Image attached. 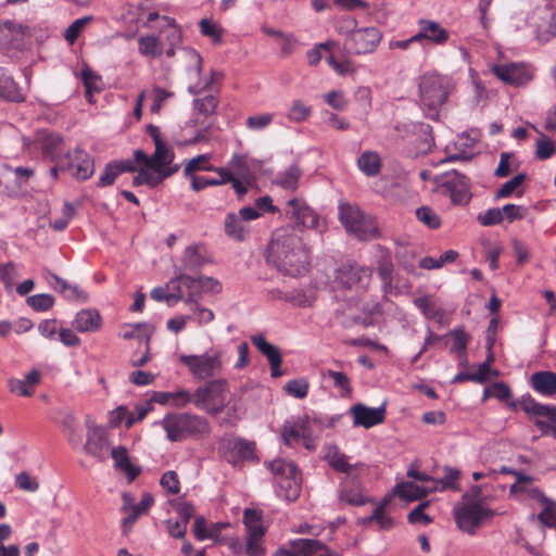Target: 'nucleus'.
Listing matches in <instances>:
<instances>
[{
	"label": "nucleus",
	"mask_w": 556,
	"mask_h": 556,
	"mask_svg": "<svg viewBox=\"0 0 556 556\" xmlns=\"http://www.w3.org/2000/svg\"><path fill=\"white\" fill-rule=\"evenodd\" d=\"M266 258L278 271L291 277L304 275L309 265L308 250L289 227L279 228L274 232Z\"/></svg>",
	"instance_id": "obj_1"
},
{
	"label": "nucleus",
	"mask_w": 556,
	"mask_h": 556,
	"mask_svg": "<svg viewBox=\"0 0 556 556\" xmlns=\"http://www.w3.org/2000/svg\"><path fill=\"white\" fill-rule=\"evenodd\" d=\"M161 425L172 442H181L188 438L203 439L211 433V426L206 418L189 413L167 415Z\"/></svg>",
	"instance_id": "obj_2"
},
{
	"label": "nucleus",
	"mask_w": 556,
	"mask_h": 556,
	"mask_svg": "<svg viewBox=\"0 0 556 556\" xmlns=\"http://www.w3.org/2000/svg\"><path fill=\"white\" fill-rule=\"evenodd\" d=\"M210 155L200 154L189 160L184 168V174L191 180V188L201 191L206 187L227 184L230 176L226 167H216L208 163Z\"/></svg>",
	"instance_id": "obj_3"
},
{
	"label": "nucleus",
	"mask_w": 556,
	"mask_h": 556,
	"mask_svg": "<svg viewBox=\"0 0 556 556\" xmlns=\"http://www.w3.org/2000/svg\"><path fill=\"white\" fill-rule=\"evenodd\" d=\"M339 218L345 230L359 240H374L380 237L375 217L366 214L356 205L340 204Z\"/></svg>",
	"instance_id": "obj_4"
},
{
	"label": "nucleus",
	"mask_w": 556,
	"mask_h": 556,
	"mask_svg": "<svg viewBox=\"0 0 556 556\" xmlns=\"http://www.w3.org/2000/svg\"><path fill=\"white\" fill-rule=\"evenodd\" d=\"M448 97L447 81L435 74L424 75L419 83L420 104L427 117L438 119L439 109Z\"/></svg>",
	"instance_id": "obj_5"
},
{
	"label": "nucleus",
	"mask_w": 556,
	"mask_h": 556,
	"mask_svg": "<svg viewBox=\"0 0 556 556\" xmlns=\"http://www.w3.org/2000/svg\"><path fill=\"white\" fill-rule=\"evenodd\" d=\"M453 513L457 527L470 535L476 534L484 520L494 516L493 510L480 502L469 500V494H465L463 502L454 506Z\"/></svg>",
	"instance_id": "obj_6"
},
{
	"label": "nucleus",
	"mask_w": 556,
	"mask_h": 556,
	"mask_svg": "<svg viewBox=\"0 0 556 556\" xmlns=\"http://www.w3.org/2000/svg\"><path fill=\"white\" fill-rule=\"evenodd\" d=\"M179 359L195 380L213 378L224 368L223 352L219 350H211L201 355H181Z\"/></svg>",
	"instance_id": "obj_7"
},
{
	"label": "nucleus",
	"mask_w": 556,
	"mask_h": 556,
	"mask_svg": "<svg viewBox=\"0 0 556 556\" xmlns=\"http://www.w3.org/2000/svg\"><path fill=\"white\" fill-rule=\"evenodd\" d=\"M227 380L212 379L199 387L193 393V404L210 415H217L226 406L225 392Z\"/></svg>",
	"instance_id": "obj_8"
},
{
	"label": "nucleus",
	"mask_w": 556,
	"mask_h": 556,
	"mask_svg": "<svg viewBox=\"0 0 556 556\" xmlns=\"http://www.w3.org/2000/svg\"><path fill=\"white\" fill-rule=\"evenodd\" d=\"M266 467L279 479L280 486L286 489V498L296 500L301 489V476L296 465L291 460L277 458L266 463Z\"/></svg>",
	"instance_id": "obj_9"
},
{
	"label": "nucleus",
	"mask_w": 556,
	"mask_h": 556,
	"mask_svg": "<svg viewBox=\"0 0 556 556\" xmlns=\"http://www.w3.org/2000/svg\"><path fill=\"white\" fill-rule=\"evenodd\" d=\"M174 160V152L166 146L165 142L155 144V151L151 156H148L142 150L134 152V161L136 166H146L154 172L164 174L172 172V175L178 170V166L170 167Z\"/></svg>",
	"instance_id": "obj_10"
},
{
	"label": "nucleus",
	"mask_w": 556,
	"mask_h": 556,
	"mask_svg": "<svg viewBox=\"0 0 556 556\" xmlns=\"http://www.w3.org/2000/svg\"><path fill=\"white\" fill-rule=\"evenodd\" d=\"M243 522L247 528V545L244 547L245 554L249 556L264 555L262 540L265 530L262 526L261 514L254 509L247 508L243 515Z\"/></svg>",
	"instance_id": "obj_11"
},
{
	"label": "nucleus",
	"mask_w": 556,
	"mask_h": 556,
	"mask_svg": "<svg viewBox=\"0 0 556 556\" xmlns=\"http://www.w3.org/2000/svg\"><path fill=\"white\" fill-rule=\"evenodd\" d=\"M285 213L298 227L323 230L324 225H321L319 216L301 198L288 200Z\"/></svg>",
	"instance_id": "obj_12"
},
{
	"label": "nucleus",
	"mask_w": 556,
	"mask_h": 556,
	"mask_svg": "<svg viewBox=\"0 0 556 556\" xmlns=\"http://www.w3.org/2000/svg\"><path fill=\"white\" fill-rule=\"evenodd\" d=\"M439 182L450 193L454 204L466 205L470 201V181L464 174L457 170L446 172L440 176Z\"/></svg>",
	"instance_id": "obj_13"
},
{
	"label": "nucleus",
	"mask_w": 556,
	"mask_h": 556,
	"mask_svg": "<svg viewBox=\"0 0 556 556\" xmlns=\"http://www.w3.org/2000/svg\"><path fill=\"white\" fill-rule=\"evenodd\" d=\"M382 39L377 27H363L352 30L346 39L349 50L354 54L372 53Z\"/></svg>",
	"instance_id": "obj_14"
},
{
	"label": "nucleus",
	"mask_w": 556,
	"mask_h": 556,
	"mask_svg": "<svg viewBox=\"0 0 556 556\" xmlns=\"http://www.w3.org/2000/svg\"><path fill=\"white\" fill-rule=\"evenodd\" d=\"M219 448L225 459L233 466L254 458V443L241 438L225 435L220 440Z\"/></svg>",
	"instance_id": "obj_15"
},
{
	"label": "nucleus",
	"mask_w": 556,
	"mask_h": 556,
	"mask_svg": "<svg viewBox=\"0 0 556 556\" xmlns=\"http://www.w3.org/2000/svg\"><path fill=\"white\" fill-rule=\"evenodd\" d=\"M87 427V442L84 450L89 455L96 457L98 460L103 462L109 455V442L106 431L93 422L90 417L86 418Z\"/></svg>",
	"instance_id": "obj_16"
},
{
	"label": "nucleus",
	"mask_w": 556,
	"mask_h": 556,
	"mask_svg": "<svg viewBox=\"0 0 556 556\" xmlns=\"http://www.w3.org/2000/svg\"><path fill=\"white\" fill-rule=\"evenodd\" d=\"M370 267L345 264L337 270V280L346 288L366 289L371 280Z\"/></svg>",
	"instance_id": "obj_17"
},
{
	"label": "nucleus",
	"mask_w": 556,
	"mask_h": 556,
	"mask_svg": "<svg viewBox=\"0 0 556 556\" xmlns=\"http://www.w3.org/2000/svg\"><path fill=\"white\" fill-rule=\"evenodd\" d=\"M282 438L287 445L303 441L305 448L314 451L317 446L316 438H314L309 422L307 419H300L294 424H285L282 427Z\"/></svg>",
	"instance_id": "obj_18"
},
{
	"label": "nucleus",
	"mask_w": 556,
	"mask_h": 556,
	"mask_svg": "<svg viewBox=\"0 0 556 556\" xmlns=\"http://www.w3.org/2000/svg\"><path fill=\"white\" fill-rule=\"evenodd\" d=\"M65 169L78 180H87L94 172L92 157L84 150L75 149L65 157Z\"/></svg>",
	"instance_id": "obj_19"
},
{
	"label": "nucleus",
	"mask_w": 556,
	"mask_h": 556,
	"mask_svg": "<svg viewBox=\"0 0 556 556\" xmlns=\"http://www.w3.org/2000/svg\"><path fill=\"white\" fill-rule=\"evenodd\" d=\"M492 72L497 78L515 87L523 86L532 78L530 71L518 63L494 65Z\"/></svg>",
	"instance_id": "obj_20"
},
{
	"label": "nucleus",
	"mask_w": 556,
	"mask_h": 556,
	"mask_svg": "<svg viewBox=\"0 0 556 556\" xmlns=\"http://www.w3.org/2000/svg\"><path fill=\"white\" fill-rule=\"evenodd\" d=\"M354 426H362L366 429L377 426L384 420V404L377 408L368 407L364 404H355L351 408Z\"/></svg>",
	"instance_id": "obj_21"
},
{
	"label": "nucleus",
	"mask_w": 556,
	"mask_h": 556,
	"mask_svg": "<svg viewBox=\"0 0 556 556\" xmlns=\"http://www.w3.org/2000/svg\"><path fill=\"white\" fill-rule=\"evenodd\" d=\"M252 343L256 346L261 354H263L270 366V375L273 378L282 376L280 365L282 356L278 346L269 343L263 334H256L251 338Z\"/></svg>",
	"instance_id": "obj_22"
},
{
	"label": "nucleus",
	"mask_w": 556,
	"mask_h": 556,
	"mask_svg": "<svg viewBox=\"0 0 556 556\" xmlns=\"http://www.w3.org/2000/svg\"><path fill=\"white\" fill-rule=\"evenodd\" d=\"M124 510H129V515L125 517L122 521V529L125 535L128 534L132 525L136 522L140 515L148 513L149 508L152 506L154 498L150 493H144L142 495L141 501L138 504H129L130 497L128 494H124Z\"/></svg>",
	"instance_id": "obj_23"
},
{
	"label": "nucleus",
	"mask_w": 556,
	"mask_h": 556,
	"mask_svg": "<svg viewBox=\"0 0 556 556\" xmlns=\"http://www.w3.org/2000/svg\"><path fill=\"white\" fill-rule=\"evenodd\" d=\"M63 139L61 136L40 130L36 134L35 144L41 150L45 157L56 161L62 150Z\"/></svg>",
	"instance_id": "obj_24"
},
{
	"label": "nucleus",
	"mask_w": 556,
	"mask_h": 556,
	"mask_svg": "<svg viewBox=\"0 0 556 556\" xmlns=\"http://www.w3.org/2000/svg\"><path fill=\"white\" fill-rule=\"evenodd\" d=\"M208 263H211V258L204 245L193 244L185 249L181 266L178 268L185 271H194Z\"/></svg>",
	"instance_id": "obj_25"
},
{
	"label": "nucleus",
	"mask_w": 556,
	"mask_h": 556,
	"mask_svg": "<svg viewBox=\"0 0 556 556\" xmlns=\"http://www.w3.org/2000/svg\"><path fill=\"white\" fill-rule=\"evenodd\" d=\"M137 166L134 160L127 159L122 161H114L105 165L104 170L99 177L98 185L106 187L114 184L115 179L123 173H135Z\"/></svg>",
	"instance_id": "obj_26"
},
{
	"label": "nucleus",
	"mask_w": 556,
	"mask_h": 556,
	"mask_svg": "<svg viewBox=\"0 0 556 556\" xmlns=\"http://www.w3.org/2000/svg\"><path fill=\"white\" fill-rule=\"evenodd\" d=\"M419 25L420 30L415 35L418 41L426 39L434 45H444L450 38L448 31L435 21L420 20Z\"/></svg>",
	"instance_id": "obj_27"
},
{
	"label": "nucleus",
	"mask_w": 556,
	"mask_h": 556,
	"mask_svg": "<svg viewBox=\"0 0 556 556\" xmlns=\"http://www.w3.org/2000/svg\"><path fill=\"white\" fill-rule=\"evenodd\" d=\"M40 382L41 372L37 369H31L24 379H9L8 388L12 393L29 397L35 393V389Z\"/></svg>",
	"instance_id": "obj_28"
},
{
	"label": "nucleus",
	"mask_w": 556,
	"mask_h": 556,
	"mask_svg": "<svg viewBox=\"0 0 556 556\" xmlns=\"http://www.w3.org/2000/svg\"><path fill=\"white\" fill-rule=\"evenodd\" d=\"M339 498L352 506H363L367 503L374 502L370 497H366L363 494L361 484L354 480L351 482L345 480L341 483Z\"/></svg>",
	"instance_id": "obj_29"
},
{
	"label": "nucleus",
	"mask_w": 556,
	"mask_h": 556,
	"mask_svg": "<svg viewBox=\"0 0 556 556\" xmlns=\"http://www.w3.org/2000/svg\"><path fill=\"white\" fill-rule=\"evenodd\" d=\"M102 318L97 309L85 308L76 314L73 326L79 332H93L101 328Z\"/></svg>",
	"instance_id": "obj_30"
},
{
	"label": "nucleus",
	"mask_w": 556,
	"mask_h": 556,
	"mask_svg": "<svg viewBox=\"0 0 556 556\" xmlns=\"http://www.w3.org/2000/svg\"><path fill=\"white\" fill-rule=\"evenodd\" d=\"M533 390L544 396H553L556 394V374L548 370L534 372L530 378Z\"/></svg>",
	"instance_id": "obj_31"
},
{
	"label": "nucleus",
	"mask_w": 556,
	"mask_h": 556,
	"mask_svg": "<svg viewBox=\"0 0 556 556\" xmlns=\"http://www.w3.org/2000/svg\"><path fill=\"white\" fill-rule=\"evenodd\" d=\"M111 456L116 469L125 472L129 481L135 480L141 472V469L130 463L128 451L124 446L113 447Z\"/></svg>",
	"instance_id": "obj_32"
},
{
	"label": "nucleus",
	"mask_w": 556,
	"mask_h": 556,
	"mask_svg": "<svg viewBox=\"0 0 556 556\" xmlns=\"http://www.w3.org/2000/svg\"><path fill=\"white\" fill-rule=\"evenodd\" d=\"M225 233L236 241H244L250 233L249 225L237 213H228L224 222Z\"/></svg>",
	"instance_id": "obj_33"
},
{
	"label": "nucleus",
	"mask_w": 556,
	"mask_h": 556,
	"mask_svg": "<svg viewBox=\"0 0 556 556\" xmlns=\"http://www.w3.org/2000/svg\"><path fill=\"white\" fill-rule=\"evenodd\" d=\"M535 497L539 500L541 505L543 506V510L538 515V520L547 528H553L556 526V502L546 497L544 493L534 488L532 490Z\"/></svg>",
	"instance_id": "obj_34"
},
{
	"label": "nucleus",
	"mask_w": 556,
	"mask_h": 556,
	"mask_svg": "<svg viewBox=\"0 0 556 556\" xmlns=\"http://www.w3.org/2000/svg\"><path fill=\"white\" fill-rule=\"evenodd\" d=\"M47 275L53 280H49V283L58 292H60L65 299L67 300H79V301H86L87 295L86 293L78 288L76 285H71L66 280L62 279L55 274H52L50 271H47Z\"/></svg>",
	"instance_id": "obj_35"
},
{
	"label": "nucleus",
	"mask_w": 556,
	"mask_h": 556,
	"mask_svg": "<svg viewBox=\"0 0 556 556\" xmlns=\"http://www.w3.org/2000/svg\"><path fill=\"white\" fill-rule=\"evenodd\" d=\"M324 458L338 472L350 473L356 467V465L349 464L348 456L341 453L336 445L325 446Z\"/></svg>",
	"instance_id": "obj_36"
},
{
	"label": "nucleus",
	"mask_w": 556,
	"mask_h": 556,
	"mask_svg": "<svg viewBox=\"0 0 556 556\" xmlns=\"http://www.w3.org/2000/svg\"><path fill=\"white\" fill-rule=\"evenodd\" d=\"M389 504V498L386 497L377 507L374 509L370 516L359 518L357 525L362 527H368L371 522H377L381 530H388L393 527V520L386 514V506Z\"/></svg>",
	"instance_id": "obj_37"
},
{
	"label": "nucleus",
	"mask_w": 556,
	"mask_h": 556,
	"mask_svg": "<svg viewBox=\"0 0 556 556\" xmlns=\"http://www.w3.org/2000/svg\"><path fill=\"white\" fill-rule=\"evenodd\" d=\"M357 166L368 177L377 176L382 167V162L377 152L365 151L357 159Z\"/></svg>",
	"instance_id": "obj_38"
},
{
	"label": "nucleus",
	"mask_w": 556,
	"mask_h": 556,
	"mask_svg": "<svg viewBox=\"0 0 556 556\" xmlns=\"http://www.w3.org/2000/svg\"><path fill=\"white\" fill-rule=\"evenodd\" d=\"M0 97L14 102H21L25 99L17 84L2 68H0Z\"/></svg>",
	"instance_id": "obj_39"
},
{
	"label": "nucleus",
	"mask_w": 556,
	"mask_h": 556,
	"mask_svg": "<svg viewBox=\"0 0 556 556\" xmlns=\"http://www.w3.org/2000/svg\"><path fill=\"white\" fill-rule=\"evenodd\" d=\"M320 374L324 379L332 381L333 388L339 390L341 396L349 397L352 394L351 380L343 371L328 368L323 369Z\"/></svg>",
	"instance_id": "obj_40"
},
{
	"label": "nucleus",
	"mask_w": 556,
	"mask_h": 556,
	"mask_svg": "<svg viewBox=\"0 0 556 556\" xmlns=\"http://www.w3.org/2000/svg\"><path fill=\"white\" fill-rule=\"evenodd\" d=\"M172 176V172H167L164 174L154 172L148 167H141L138 174L132 178L131 185L134 187H139L141 185H147L151 188L156 187L161 184L165 178Z\"/></svg>",
	"instance_id": "obj_41"
},
{
	"label": "nucleus",
	"mask_w": 556,
	"mask_h": 556,
	"mask_svg": "<svg viewBox=\"0 0 556 556\" xmlns=\"http://www.w3.org/2000/svg\"><path fill=\"white\" fill-rule=\"evenodd\" d=\"M138 50L144 56L159 58L163 53V43L154 35L141 36L138 39Z\"/></svg>",
	"instance_id": "obj_42"
},
{
	"label": "nucleus",
	"mask_w": 556,
	"mask_h": 556,
	"mask_svg": "<svg viewBox=\"0 0 556 556\" xmlns=\"http://www.w3.org/2000/svg\"><path fill=\"white\" fill-rule=\"evenodd\" d=\"M394 493L406 501H416L427 496V490L415 482H401L395 485Z\"/></svg>",
	"instance_id": "obj_43"
},
{
	"label": "nucleus",
	"mask_w": 556,
	"mask_h": 556,
	"mask_svg": "<svg viewBox=\"0 0 556 556\" xmlns=\"http://www.w3.org/2000/svg\"><path fill=\"white\" fill-rule=\"evenodd\" d=\"M290 547L295 556H317L321 542L312 539H299L290 542Z\"/></svg>",
	"instance_id": "obj_44"
},
{
	"label": "nucleus",
	"mask_w": 556,
	"mask_h": 556,
	"mask_svg": "<svg viewBox=\"0 0 556 556\" xmlns=\"http://www.w3.org/2000/svg\"><path fill=\"white\" fill-rule=\"evenodd\" d=\"M301 174V169L298 166L292 165L285 172L279 173L275 182L282 189L294 191L299 186Z\"/></svg>",
	"instance_id": "obj_45"
},
{
	"label": "nucleus",
	"mask_w": 556,
	"mask_h": 556,
	"mask_svg": "<svg viewBox=\"0 0 556 556\" xmlns=\"http://www.w3.org/2000/svg\"><path fill=\"white\" fill-rule=\"evenodd\" d=\"M233 176H239L243 180L250 182L253 179L252 170L248 164L247 156L241 154H233L228 163V167Z\"/></svg>",
	"instance_id": "obj_46"
},
{
	"label": "nucleus",
	"mask_w": 556,
	"mask_h": 556,
	"mask_svg": "<svg viewBox=\"0 0 556 556\" xmlns=\"http://www.w3.org/2000/svg\"><path fill=\"white\" fill-rule=\"evenodd\" d=\"M394 266L389 256H382L378 262L377 273L382 281V290L388 292L392 288Z\"/></svg>",
	"instance_id": "obj_47"
},
{
	"label": "nucleus",
	"mask_w": 556,
	"mask_h": 556,
	"mask_svg": "<svg viewBox=\"0 0 556 556\" xmlns=\"http://www.w3.org/2000/svg\"><path fill=\"white\" fill-rule=\"evenodd\" d=\"M312 114V108L307 105L303 100L295 99L292 101L287 118L292 123H302L306 121Z\"/></svg>",
	"instance_id": "obj_48"
},
{
	"label": "nucleus",
	"mask_w": 556,
	"mask_h": 556,
	"mask_svg": "<svg viewBox=\"0 0 556 556\" xmlns=\"http://www.w3.org/2000/svg\"><path fill=\"white\" fill-rule=\"evenodd\" d=\"M129 330L123 332L122 337L125 340H129L132 338H138L141 341H144L146 345L149 344L153 328L144 323H138L134 325H126Z\"/></svg>",
	"instance_id": "obj_49"
},
{
	"label": "nucleus",
	"mask_w": 556,
	"mask_h": 556,
	"mask_svg": "<svg viewBox=\"0 0 556 556\" xmlns=\"http://www.w3.org/2000/svg\"><path fill=\"white\" fill-rule=\"evenodd\" d=\"M179 278L182 279L184 287L188 290V295L184 299L186 304L197 301L199 293V276H190L187 271L179 269Z\"/></svg>",
	"instance_id": "obj_50"
},
{
	"label": "nucleus",
	"mask_w": 556,
	"mask_h": 556,
	"mask_svg": "<svg viewBox=\"0 0 556 556\" xmlns=\"http://www.w3.org/2000/svg\"><path fill=\"white\" fill-rule=\"evenodd\" d=\"M460 476V471L455 468L445 467L444 468V476L441 479H434L433 478V484H440V490H459L458 485V479Z\"/></svg>",
	"instance_id": "obj_51"
},
{
	"label": "nucleus",
	"mask_w": 556,
	"mask_h": 556,
	"mask_svg": "<svg viewBox=\"0 0 556 556\" xmlns=\"http://www.w3.org/2000/svg\"><path fill=\"white\" fill-rule=\"evenodd\" d=\"M27 304L36 312H46L54 305V298L48 293L28 296Z\"/></svg>",
	"instance_id": "obj_52"
},
{
	"label": "nucleus",
	"mask_w": 556,
	"mask_h": 556,
	"mask_svg": "<svg viewBox=\"0 0 556 556\" xmlns=\"http://www.w3.org/2000/svg\"><path fill=\"white\" fill-rule=\"evenodd\" d=\"M193 105L200 114L210 116L215 113V110L218 105V99L212 94H208L203 98L194 99Z\"/></svg>",
	"instance_id": "obj_53"
},
{
	"label": "nucleus",
	"mask_w": 556,
	"mask_h": 556,
	"mask_svg": "<svg viewBox=\"0 0 556 556\" xmlns=\"http://www.w3.org/2000/svg\"><path fill=\"white\" fill-rule=\"evenodd\" d=\"M191 306V311L193 315L191 316L192 319L197 321L199 326L208 325L212 323L215 318V315L213 311L210 308L203 307L199 304L198 301H194L193 303L189 304Z\"/></svg>",
	"instance_id": "obj_54"
},
{
	"label": "nucleus",
	"mask_w": 556,
	"mask_h": 556,
	"mask_svg": "<svg viewBox=\"0 0 556 556\" xmlns=\"http://www.w3.org/2000/svg\"><path fill=\"white\" fill-rule=\"evenodd\" d=\"M417 218L431 229L439 228L441 219L439 215L429 206H421L416 211Z\"/></svg>",
	"instance_id": "obj_55"
},
{
	"label": "nucleus",
	"mask_w": 556,
	"mask_h": 556,
	"mask_svg": "<svg viewBox=\"0 0 556 556\" xmlns=\"http://www.w3.org/2000/svg\"><path fill=\"white\" fill-rule=\"evenodd\" d=\"M64 427L68 440L73 446H78L81 443L80 427L74 416H66L64 419Z\"/></svg>",
	"instance_id": "obj_56"
},
{
	"label": "nucleus",
	"mask_w": 556,
	"mask_h": 556,
	"mask_svg": "<svg viewBox=\"0 0 556 556\" xmlns=\"http://www.w3.org/2000/svg\"><path fill=\"white\" fill-rule=\"evenodd\" d=\"M92 21L91 16H84L81 18L75 20L65 30L64 38L70 42L74 43L75 40L79 37L84 27Z\"/></svg>",
	"instance_id": "obj_57"
},
{
	"label": "nucleus",
	"mask_w": 556,
	"mask_h": 556,
	"mask_svg": "<svg viewBox=\"0 0 556 556\" xmlns=\"http://www.w3.org/2000/svg\"><path fill=\"white\" fill-rule=\"evenodd\" d=\"M526 178L527 175L521 173L503 184L502 187L495 192V199H504L509 197L526 180Z\"/></svg>",
	"instance_id": "obj_58"
},
{
	"label": "nucleus",
	"mask_w": 556,
	"mask_h": 556,
	"mask_svg": "<svg viewBox=\"0 0 556 556\" xmlns=\"http://www.w3.org/2000/svg\"><path fill=\"white\" fill-rule=\"evenodd\" d=\"M549 405H544L535 402L534 400L528 399L521 403V408L528 415L549 417L551 413Z\"/></svg>",
	"instance_id": "obj_59"
},
{
	"label": "nucleus",
	"mask_w": 556,
	"mask_h": 556,
	"mask_svg": "<svg viewBox=\"0 0 556 556\" xmlns=\"http://www.w3.org/2000/svg\"><path fill=\"white\" fill-rule=\"evenodd\" d=\"M160 484L169 493L178 494L180 491V482L178 475L174 470L164 472L161 477Z\"/></svg>",
	"instance_id": "obj_60"
},
{
	"label": "nucleus",
	"mask_w": 556,
	"mask_h": 556,
	"mask_svg": "<svg viewBox=\"0 0 556 556\" xmlns=\"http://www.w3.org/2000/svg\"><path fill=\"white\" fill-rule=\"evenodd\" d=\"M528 210L521 205L506 204L502 207L503 219L508 223L525 218Z\"/></svg>",
	"instance_id": "obj_61"
},
{
	"label": "nucleus",
	"mask_w": 556,
	"mask_h": 556,
	"mask_svg": "<svg viewBox=\"0 0 556 556\" xmlns=\"http://www.w3.org/2000/svg\"><path fill=\"white\" fill-rule=\"evenodd\" d=\"M555 153V146L554 142L545 137L542 136L536 141V150H535V156L539 160H547Z\"/></svg>",
	"instance_id": "obj_62"
},
{
	"label": "nucleus",
	"mask_w": 556,
	"mask_h": 556,
	"mask_svg": "<svg viewBox=\"0 0 556 556\" xmlns=\"http://www.w3.org/2000/svg\"><path fill=\"white\" fill-rule=\"evenodd\" d=\"M15 483L17 488L26 492H36L39 489L38 480L26 471L16 476Z\"/></svg>",
	"instance_id": "obj_63"
},
{
	"label": "nucleus",
	"mask_w": 556,
	"mask_h": 556,
	"mask_svg": "<svg viewBox=\"0 0 556 556\" xmlns=\"http://www.w3.org/2000/svg\"><path fill=\"white\" fill-rule=\"evenodd\" d=\"M285 390L296 399H304L308 392V383L305 380H290L285 386Z\"/></svg>",
	"instance_id": "obj_64"
}]
</instances>
